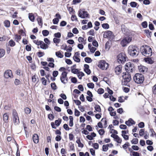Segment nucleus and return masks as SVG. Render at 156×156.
<instances>
[{"mask_svg":"<svg viewBox=\"0 0 156 156\" xmlns=\"http://www.w3.org/2000/svg\"><path fill=\"white\" fill-rule=\"evenodd\" d=\"M138 50L139 49L137 47L133 45H130L128 48V53L131 56L136 57L139 54Z\"/></svg>","mask_w":156,"mask_h":156,"instance_id":"1","label":"nucleus"},{"mask_svg":"<svg viewBox=\"0 0 156 156\" xmlns=\"http://www.w3.org/2000/svg\"><path fill=\"white\" fill-rule=\"evenodd\" d=\"M144 79V75L141 73H136L133 77L134 81L137 84L142 83Z\"/></svg>","mask_w":156,"mask_h":156,"instance_id":"2","label":"nucleus"},{"mask_svg":"<svg viewBox=\"0 0 156 156\" xmlns=\"http://www.w3.org/2000/svg\"><path fill=\"white\" fill-rule=\"evenodd\" d=\"M141 53L143 55L146 57H150L152 55L151 48L149 46H145L142 50Z\"/></svg>","mask_w":156,"mask_h":156,"instance_id":"3","label":"nucleus"},{"mask_svg":"<svg viewBox=\"0 0 156 156\" xmlns=\"http://www.w3.org/2000/svg\"><path fill=\"white\" fill-rule=\"evenodd\" d=\"M129 73H123V75L122 77L123 80H122V84L124 85H126L127 83L130 81L131 80V76L129 74Z\"/></svg>","mask_w":156,"mask_h":156,"instance_id":"4","label":"nucleus"},{"mask_svg":"<svg viewBox=\"0 0 156 156\" xmlns=\"http://www.w3.org/2000/svg\"><path fill=\"white\" fill-rule=\"evenodd\" d=\"M126 58L125 54L122 52L117 56V60L119 64H123L126 61Z\"/></svg>","mask_w":156,"mask_h":156,"instance_id":"5","label":"nucleus"},{"mask_svg":"<svg viewBox=\"0 0 156 156\" xmlns=\"http://www.w3.org/2000/svg\"><path fill=\"white\" fill-rule=\"evenodd\" d=\"M12 117L14 125H16L19 124L20 123V121L17 112L15 109L12 110Z\"/></svg>","mask_w":156,"mask_h":156,"instance_id":"6","label":"nucleus"},{"mask_svg":"<svg viewBox=\"0 0 156 156\" xmlns=\"http://www.w3.org/2000/svg\"><path fill=\"white\" fill-rule=\"evenodd\" d=\"M67 73L66 71L62 72L60 76V79L61 82L64 84H66L68 81V78L67 77Z\"/></svg>","mask_w":156,"mask_h":156,"instance_id":"7","label":"nucleus"},{"mask_svg":"<svg viewBox=\"0 0 156 156\" xmlns=\"http://www.w3.org/2000/svg\"><path fill=\"white\" fill-rule=\"evenodd\" d=\"M134 68V64L130 62L127 63L125 66V70L128 73L132 72Z\"/></svg>","mask_w":156,"mask_h":156,"instance_id":"8","label":"nucleus"},{"mask_svg":"<svg viewBox=\"0 0 156 156\" xmlns=\"http://www.w3.org/2000/svg\"><path fill=\"white\" fill-rule=\"evenodd\" d=\"M78 16L82 18L85 19L89 18V15L87 11H85L84 9H82L80 10Z\"/></svg>","mask_w":156,"mask_h":156,"instance_id":"9","label":"nucleus"},{"mask_svg":"<svg viewBox=\"0 0 156 156\" xmlns=\"http://www.w3.org/2000/svg\"><path fill=\"white\" fill-rule=\"evenodd\" d=\"M108 63H106L105 61L102 60L99 62L98 66L103 70H106L108 67Z\"/></svg>","mask_w":156,"mask_h":156,"instance_id":"10","label":"nucleus"},{"mask_svg":"<svg viewBox=\"0 0 156 156\" xmlns=\"http://www.w3.org/2000/svg\"><path fill=\"white\" fill-rule=\"evenodd\" d=\"M4 76L6 79L12 78L13 77L12 72L11 70L9 69L7 70L5 72Z\"/></svg>","mask_w":156,"mask_h":156,"instance_id":"11","label":"nucleus"},{"mask_svg":"<svg viewBox=\"0 0 156 156\" xmlns=\"http://www.w3.org/2000/svg\"><path fill=\"white\" fill-rule=\"evenodd\" d=\"M104 37L105 38H109L112 39L114 37V34L112 32L109 30L105 31L103 35Z\"/></svg>","mask_w":156,"mask_h":156,"instance_id":"12","label":"nucleus"},{"mask_svg":"<svg viewBox=\"0 0 156 156\" xmlns=\"http://www.w3.org/2000/svg\"><path fill=\"white\" fill-rule=\"evenodd\" d=\"M125 123L126 124L129 126L133 124H134L135 122L132 119L130 118L128 121H126Z\"/></svg>","mask_w":156,"mask_h":156,"instance_id":"13","label":"nucleus"},{"mask_svg":"<svg viewBox=\"0 0 156 156\" xmlns=\"http://www.w3.org/2000/svg\"><path fill=\"white\" fill-rule=\"evenodd\" d=\"M32 138L33 141L35 143L37 144L38 142V136L37 134H34Z\"/></svg>","mask_w":156,"mask_h":156,"instance_id":"14","label":"nucleus"},{"mask_svg":"<svg viewBox=\"0 0 156 156\" xmlns=\"http://www.w3.org/2000/svg\"><path fill=\"white\" fill-rule=\"evenodd\" d=\"M138 68L139 71L141 72H144L147 71V69L146 67L142 65L139 66Z\"/></svg>","mask_w":156,"mask_h":156,"instance_id":"15","label":"nucleus"},{"mask_svg":"<svg viewBox=\"0 0 156 156\" xmlns=\"http://www.w3.org/2000/svg\"><path fill=\"white\" fill-rule=\"evenodd\" d=\"M9 117V116L7 113H5L4 114L3 116V119L5 122L7 123L8 122Z\"/></svg>","mask_w":156,"mask_h":156,"instance_id":"16","label":"nucleus"},{"mask_svg":"<svg viewBox=\"0 0 156 156\" xmlns=\"http://www.w3.org/2000/svg\"><path fill=\"white\" fill-rule=\"evenodd\" d=\"M28 18L31 21L34 22V21L35 17L33 13H29Z\"/></svg>","mask_w":156,"mask_h":156,"instance_id":"17","label":"nucleus"},{"mask_svg":"<svg viewBox=\"0 0 156 156\" xmlns=\"http://www.w3.org/2000/svg\"><path fill=\"white\" fill-rule=\"evenodd\" d=\"M145 61L148 63L152 64L153 63L154 61L151 58H145L144 59Z\"/></svg>","mask_w":156,"mask_h":156,"instance_id":"18","label":"nucleus"},{"mask_svg":"<svg viewBox=\"0 0 156 156\" xmlns=\"http://www.w3.org/2000/svg\"><path fill=\"white\" fill-rule=\"evenodd\" d=\"M122 66L121 65H119L115 67V70L116 73L118 72L119 73L121 72Z\"/></svg>","mask_w":156,"mask_h":156,"instance_id":"19","label":"nucleus"},{"mask_svg":"<svg viewBox=\"0 0 156 156\" xmlns=\"http://www.w3.org/2000/svg\"><path fill=\"white\" fill-rule=\"evenodd\" d=\"M43 43H41V44H40V47L41 48L44 49H46L48 47V46L47 44H45L43 41H42Z\"/></svg>","mask_w":156,"mask_h":156,"instance_id":"20","label":"nucleus"},{"mask_svg":"<svg viewBox=\"0 0 156 156\" xmlns=\"http://www.w3.org/2000/svg\"><path fill=\"white\" fill-rule=\"evenodd\" d=\"M76 142L78 144V146L79 147H80L81 148H82L83 147V144H82L80 140V139H78L76 141Z\"/></svg>","mask_w":156,"mask_h":156,"instance_id":"21","label":"nucleus"},{"mask_svg":"<svg viewBox=\"0 0 156 156\" xmlns=\"http://www.w3.org/2000/svg\"><path fill=\"white\" fill-rule=\"evenodd\" d=\"M128 44V43L124 38L121 41V44L123 47L126 46Z\"/></svg>","mask_w":156,"mask_h":156,"instance_id":"22","label":"nucleus"},{"mask_svg":"<svg viewBox=\"0 0 156 156\" xmlns=\"http://www.w3.org/2000/svg\"><path fill=\"white\" fill-rule=\"evenodd\" d=\"M5 51L3 49H0V58L4 56L5 54Z\"/></svg>","mask_w":156,"mask_h":156,"instance_id":"23","label":"nucleus"},{"mask_svg":"<svg viewBox=\"0 0 156 156\" xmlns=\"http://www.w3.org/2000/svg\"><path fill=\"white\" fill-rule=\"evenodd\" d=\"M78 78L80 79H81L82 77L84 76V74L82 72H80L77 74Z\"/></svg>","mask_w":156,"mask_h":156,"instance_id":"24","label":"nucleus"},{"mask_svg":"<svg viewBox=\"0 0 156 156\" xmlns=\"http://www.w3.org/2000/svg\"><path fill=\"white\" fill-rule=\"evenodd\" d=\"M62 120L60 119H58V120H56L55 121V125L58 126L61 123Z\"/></svg>","mask_w":156,"mask_h":156,"instance_id":"25","label":"nucleus"},{"mask_svg":"<svg viewBox=\"0 0 156 156\" xmlns=\"http://www.w3.org/2000/svg\"><path fill=\"white\" fill-rule=\"evenodd\" d=\"M109 144L104 145L102 147V150L106 152L108 150Z\"/></svg>","mask_w":156,"mask_h":156,"instance_id":"26","label":"nucleus"},{"mask_svg":"<svg viewBox=\"0 0 156 156\" xmlns=\"http://www.w3.org/2000/svg\"><path fill=\"white\" fill-rule=\"evenodd\" d=\"M8 43L12 47H14L15 45V42L12 39L9 41Z\"/></svg>","mask_w":156,"mask_h":156,"instance_id":"27","label":"nucleus"},{"mask_svg":"<svg viewBox=\"0 0 156 156\" xmlns=\"http://www.w3.org/2000/svg\"><path fill=\"white\" fill-rule=\"evenodd\" d=\"M84 61L87 63H90L92 62V60L91 58L87 57L84 58Z\"/></svg>","mask_w":156,"mask_h":156,"instance_id":"28","label":"nucleus"},{"mask_svg":"<svg viewBox=\"0 0 156 156\" xmlns=\"http://www.w3.org/2000/svg\"><path fill=\"white\" fill-rule=\"evenodd\" d=\"M4 26L6 27H10V22L9 20H5L4 22Z\"/></svg>","mask_w":156,"mask_h":156,"instance_id":"29","label":"nucleus"},{"mask_svg":"<svg viewBox=\"0 0 156 156\" xmlns=\"http://www.w3.org/2000/svg\"><path fill=\"white\" fill-rule=\"evenodd\" d=\"M56 56L58 58H62L63 57V55L62 54L60 51H57L55 52Z\"/></svg>","mask_w":156,"mask_h":156,"instance_id":"30","label":"nucleus"},{"mask_svg":"<svg viewBox=\"0 0 156 156\" xmlns=\"http://www.w3.org/2000/svg\"><path fill=\"white\" fill-rule=\"evenodd\" d=\"M24 111L25 113L28 115L31 112V110L29 108L27 107L24 109Z\"/></svg>","mask_w":156,"mask_h":156,"instance_id":"31","label":"nucleus"},{"mask_svg":"<svg viewBox=\"0 0 156 156\" xmlns=\"http://www.w3.org/2000/svg\"><path fill=\"white\" fill-rule=\"evenodd\" d=\"M42 33L44 36H47L49 34V32L47 30H44L42 31Z\"/></svg>","mask_w":156,"mask_h":156,"instance_id":"32","label":"nucleus"},{"mask_svg":"<svg viewBox=\"0 0 156 156\" xmlns=\"http://www.w3.org/2000/svg\"><path fill=\"white\" fill-rule=\"evenodd\" d=\"M102 27L105 29H107L109 28V25L107 23H103L102 25Z\"/></svg>","mask_w":156,"mask_h":156,"instance_id":"33","label":"nucleus"},{"mask_svg":"<svg viewBox=\"0 0 156 156\" xmlns=\"http://www.w3.org/2000/svg\"><path fill=\"white\" fill-rule=\"evenodd\" d=\"M138 140L137 138H133L131 141L132 144H136L138 143Z\"/></svg>","mask_w":156,"mask_h":156,"instance_id":"34","label":"nucleus"},{"mask_svg":"<svg viewBox=\"0 0 156 156\" xmlns=\"http://www.w3.org/2000/svg\"><path fill=\"white\" fill-rule=\"evenodd\" d=\"M87 86L89 88L93 89L94 87V84L92 83H87Z\"/></svg>","mask_w":156,"mask_h":156,"instance_id":"35","label":"nucleus"},{"mask_svg":"<svg viewBox=\"0 0 156 156\" xmlns=\"http://www.w3.org/2000/svg\"><path fill=\"white\" fill-rule=\"evenodd\" d=\"M21 39V37L20 35H19L17 34H16L15 35V40H16L17 42H19V41H20Z\"/></svg>","mask_w":156,"mask_h":156,"instance_id":"36","label":"nucleus"},{"mask_svg":"<svg viewBox=\"0 0 156 156\" xmlns=\"http://www.w3.org/2000/svg\"><path fill=\"white\" fill-rule=\"evenodd\" d=\"M130 4L131 7L134 8L136 7L137 4L135 2H130Z\"/></svg>","mask_w":156,"mask_h":156,"instance_id":"37","label":"nucleus"},{"mask_svg":"<svg viewBox=\"0 0 156 156\" xmlns=\"http://www.w3.org/2000/svg\"><path fill=\"white\" fill-rule=\"evenodd\" d=\"M37 22L38 24L40 26H42V20L41 17H39L37 18Z\"/></svg>","mask_w":156,"mask_h":156,"instance_id":"38","label":"nucleus"},{"mask_svg":"<svg viewBox=\"0 0 156 156\" xmlns=\"http://www.w3.org/2000/svg\"><path fill=\"white\" fill-rule=\"evenodd\" d=\"M51 86L53 90H55L57 89V86L55 83H51Z\"/></svg>","mask_w":156,"mask_h":156,"instance_id":"39","label":"nucleus"},{"mask_svg":"<svg viewBox=\"0 0 156 156\" xmlns=\"http://www.w3.org/2000/svg\"><path fill=\"white\" fill-rule=\"evenodd\" d=\"M115 141L118 143H121L122 141L121 139L118 136H116V137L115 138Z\"/></svg>","mask_w":156,"mask_h":156,"instance_id":"40","label":"nucleus"},{"mask_svg":"<svg viewBox=\"0 0 156 156\" xmlns=\"http://www.w3.org/2000/svg\"><path fill=\"white\" fill-rule=\"evenodd\" d=\"M79 57H78L74 56L73 57V58L75 62H80V59Z\"/></svg>","mask_w":156,"mask_h":156,"instance_id":"41","label":"nucleus"},{"mask_svg":"<svg viewBox=\"0 0 156 156\" xmlns=\"http://www.w3.org/2000/svg\"><path fill=\"white\" fill-rule=\"evenodd\" d=\"M71 72L72 73L74 74H78L80 72L79 71V70L76 69H71Z\"/></svg>","mask_w":156,"mask_h":156,"instance_id":"42","label":"nucleus"},{"mask_svg":"<svg viewBox=\"0 0 156 156\" xmlns=\"http://www.w3.org/2000/svg\"><path fill=\"white\" fill-rule=\"evenodd\" d=\"M33 42L37 45H39L41 44V43H43L42 42V41H39L38 40H34L33 41Z\"/></svg>","mask_w":156,"mask_h":156,"instance_id":"43","label":"nucleus"},{"mask_svg":"<svg viewBox=\"0 0 156 156\" xmlns=\"http://www.w3.org/2000/svg\"><path fill=\"white\" fill-rule=\"evenodd\" d=\"M95 110L97 112L101 111V108L99 105H96L94 107Z\"/></svg>","mask_w":156,"mask_h":156,"instance_id":"44","label":"nucleus"},{"mask_svg":"<svg viewBox=\"0 0 156 156\" xmlns=\"http://www.w3.org/2000/svg\"><path fill=\"white\" fill-rule=\"evenodd\" d=\"M141 25L144 28H146L147 27V23L146 21H144L142 23Z\"/></svg>","mask_w":156,"mask_h":156,"instance_id":"45","label":"nucleus"},{"mask_svg":"<svg viewBox=\"0 0 156 156\" xmlns=\"http://www.w3.org/2000/svg\"><path fill=\"white\" fill-rule=\"evenodd\" d=\"M53 42L55 43H59L60 41V39L56 38H54L53 39Z\"/></svg>","mask_w":156,"mask_h":156,"instance_id":"46","label":"nucleus"},{"mask_svg":"<svg viewBox=\"0 0 156 156\" xmlns=\"http://www.w3.org/2000/svg\"><path fill=\"white\" fill-rule=\"evenodd\" d=\"M21 81L19 80L16 79L14 81V84L16 85H18L21 83Z\"/></svg>","mask_w":156,"mask_h":156,"instance_id":"47","label":"nucleus"},{"mask_svg":"<svg viewBox=\"0 0 156 156\" xmlns=\"http://www.w3.org/2000/svg\"><path fill=\"white\" fill-rule=\"evenodd\" d=\"M80 112L76 109H75L74 114L76 116H79L80 115Z\"/></svg>","mask_w":156,"mask_h":156,"instance_id":"48","label":"nucleus"},{"mask_svg":"<svg viewBox=\"0 0 156 156\" xmlns=\"http://www.w3.org/2000/svg\"><path fill=\"white\" fill-rule=\"evenodd\" d=\"M152 92L154 94H156V84L153 87Z\"/></svg>","mask_w":156,"mask_h":156,"instance_id":"49","label":"nucleus"},{"mask_svg":"<svg viewBox=\"0 0 156 156\" xmlns=\"http://www.w3.org/2000/svg\"><path fill=\"white\" fill-rule=\"evenodd\" d=\"M59 21V20L58 18H55L53 19L52 21L54 24H57Z\"/></svg>","mask_w":156,"mask_h":156,"instance_id":"50","label":"nucleus"},{"mask_svg":"<svg viewBox=\"0 0 156 156\" xmlns=\"http://www.w3.org/2000/svg\"><path fill=\"white\" fill-rule=\"evenodd\" d=\"M129 146V143L127 142L122 146V147L124 149H126Z\"/></svg>","mask_w":156,"mask_h":156,"instance_id":"51","label":"nucleus"},{"mask_svg":"<svg viewBox=\"0 0 156 156\" xmlns=\"http://www.w3.org/2000/svg\"><path fill=\"white\" fill-rule=\"evenodd\" d=\"M104 90L102 88H99L98 90V92L99 94H101L104 93Z\"/></svg>","mask_w":156,"mask_h":156,"instance_id":"52","label":"nucleus"},{"mask_svg":"<svg viewBox=\"0 0 156 156\" xmlns=\"http://www.w3.org/2000/svg\"><path fill=\"white\" fill-rule=\"evenodd\" d=\"M48 117L49 119L52 120L54 118V116L52 114H49L48 115Z\"/></svg>","mask_w":156,"mask_h":156,"instance_id":"53","label":"nucleus"},{"mask_svg":"<svg viewBox=\"0 0 156 156\" xmlns=\"http://www.w3.org/2000/svg\"><path fill=\"white\" fill-rule=\"evenodd\" d=\"M72 32L73 33L77 34L79 33V31L76 28H74L73 29Z\"/></svg>","mask_w":156,"mask_h":156,"instance_id":"54","label":"nucleus"},{"mask_svg":"<svg viewBox=\"0 0 156 156\" xmlns=\"http://www.w3.org/2000/svg\"><path fill=\"white\" fill-rule=\"evenodd\" d=\"M54 36L56 37L59 38L61 37V34L60 32H58L54 34Z\"/></svg>","mask_w":156,"mask_h":156,"instance_id":"55","label":"nucleus"},{"mask_svg":"<svg viewBox=\"0 0 156 156\" xmlns=\"http://www.w3.org/2000/svg\"><path fill=\"white\" fill-rule=\"evenodd\" d=\"M128 43L130 42L132 40V38L129 37H126L124 38Z\"/></svg>","mask_w":156,"mask_h":156,"instance_id":"56","label":"nucleus"},{"mask_svg":"<svg viewBox=\"0 0 156 156\" xmlns=\"http://www.w3.org/2000/svg\"><path fill=\"white\" fill-rule=\"evenodd\" d=\"M19 34L20 35H21L22 36H26V34L24 33L23 30H20L19 31Z\"/></svg>","mask_w":156,"mask_h":156,"instance_id":"57","label":"nucleus"},{"mask_svg":"<svg viewBox=\"0 0 156 156\" xmlns=\"http://www.w3.org/2000/svg\"><path fill=\"white\" fill-rule=\"evenodd\" d=\"M58 73L57 71H54L53 72L52 75L54 77H56L58 75Z\"/></svg>","mask_w":156,"mask_h":156,"instance_id":"58","label":"nucleus"},{"mask_svg":"<svg viewBox=\"0 0 156 156\" xmlns=\"http://www.w3.org/2000/svg\"><path fill=\"white\" fill-rule=\"evenodd\" d=\"M63 127L67 131L69 130L70 129L68 125L67 124H64Z\"/></svg>","mask_w":156,"mask_h":156,"instance_id":"59","label":"nucleus"},{"mask_svg":"<svg viewBox=\"0 0 156 156\" xmlns=\"http://www.w3.org/2000/svg\"><path fill=\"white\" fill-rule=\"evenodd\" d=\"M98 133L100 135H102L105 133V130L103 129H100L98 131Z\"/></svg>","mask_w":156,"mask_h":156,"instance_id":"60","label":"nucleus"},{"mask_svg":"<svg viewBox=\"0 0 156 156\" xmlns=\"http://www.w3.org/2000/svg\"><path fill=\"white\" fill-rule=\"evenodd\" d=\"M92 44L93 45L96 47H97L98 46V43L97 41L96 40H94L93 41Z\"/></svg>","mask_w":156,"mask_h":156,"instance_id":"61","label":"nucleus"},{"mask_svg":"<svg viewBox=\"0 0 156 156\" xmlns=\"http://www.w3.org/2000/svg\"><path fill=\"white\" fill-rule=\"evenodd\" d=\"M138 126L140 128H143L144 126V124L143 122H141L138 124Z\"/></svg>","mask_w":156,"mask_h":156,"instance_id":"62","label":"nucleus"},{"mask_svg":"<svg viewBox=\"0 0 156 156\" xmlns=\"http://www.w3.org/2000/svg\"><path fill=\"white\" fill-rule=\"evenodd\" d=\"M41 82L44 85H46L47 80L44 77L41 78Z\"/></svg>","mask_w":156,"mask_h":156,"instance_id":"63","label":"nucleus"},{"mask_svg":"<svg viewBox=\"0 0 156 156\" xmlns=\"http://www.w3.org/2000/svg\"><path fill=\"white\" fill-rule=\"evenodd\" d=\"M71 81L73 83H76L77 80L76 77H73L71 79Z\"/></svg>","mask_w":156,"mask_h":156,"instance_id":"64","label":"nucleus"}]
</instances>
